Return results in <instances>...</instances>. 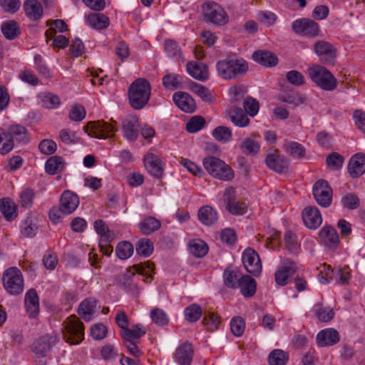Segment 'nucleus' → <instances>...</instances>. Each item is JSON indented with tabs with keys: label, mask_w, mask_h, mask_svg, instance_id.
I'll return each mask as SVG.
<instances>
[{
	"label": "nucleus",
	"mask_w": 365,
	"mask_h": 365,
	"mask_svg": "<svg viewBox=\"0 0 365 365\" xmlns=\"http://www.w3.org/2000/svg\"><path fill=\"white\" fill-rule=\"evenodd\" d=\"M151 86L149 81L143 78L135 80L128 88V98L130 106L140 110L145 106L150 97Z\"/></svg>",
	"instance_id": "f257e3e1"
},
{
	"label": "nucleus",
	"mask_w": 365,
	"mask_h": 365,
	"mask_svg": "<svg viewBox=\"0 0 365 365\" xmlns=\"http://www.w3.org/2000/svg\"><path fill=\"white\" fill-rule=\"evenodd\" d=\"M14 140L24 144L29 141L28 132L21 125H12L6 131L0 128V154L6 155L14 148Z\"/></svg>",
	"instance_id": "f03ea898"
},
{
	"label": "nucleus",
	"mask_w": 365,
	"mask_h": 365,
	"mask_svg": "<svg viewBox=\"0 0 365 365\" xmlns=\"http://www.w3.org/2000/svg\"><path fill=\"white\" fill-rule=\"evenodd\" d=\"M218 75L225 80L237 78L248 71V63L243 58H225L216 63Z\"/></svg>",
	"instance_id": "7ed1b4c3"
},
{
	"label": "nucleus",
	"mask_w": 365,
	"mask_h": 365,
	"mask_svg": "<svg viewBox=\"0 0 365 365\" xmlns=\"http://www.w3.org/2000/svg\"><path fill=\"white\" fill-rule=\"evenodd\" d=\"M202 164L207 172L215 178L229 181L234 178L232 169L217 158L213 156L205 158Z\"/></svg>",
	"instance_id": "20e7f679"
},
{
	"label": "nucleus",
	"mask_w": 365,
	"mask_h": 365,
	"mask_svg": "<svg viewBox=\"0 0 365 365\" xmlns=\"http://www.w3.org/2000/svg\"><path fill=\"white\" fill-rule=\"evenodd\" d=\"M308 74L312 81L325 91H333L337 86V80L325 67L314 65L308 69Z\"/></svg>",
	"instance_id": "39448f33"
},
{
	"label": "nucleus",
	"mask_w": 365,
	"mask_h": 365,
	"mask_svg": "<svg viewBox=\"0 0 365 365\" xmlns=\"http://www.w3.org/2000/svg\"><path fill=\"white\" fill-rule=\"evenodd\" d=\"M202 18L206 23L224 26L229 20L227 12L215 2H206L202 6Z\"/></svg>",
	"instance_id": "423d86ee"
},
{
	"label": "nucleus",
	"mask_w": 365,
	"mask_h": 365,
	"mask_svg": "<svg viewBox=\"0 0 365 365\" xmlns=\"http://www.w3.org/2000/svg\"><path fill=\"white\" fill-rule=\"evenodd\" d=\"M2 282L6 291L11 295H18L23 292V276L17 267H12L5 270L3 273Z\"/></svg>",
	"instance_id": "0eeeda50"
},
{
	"label": "nucleus",
	"mask_w": 365,
	"mask_h": 365,
	"mask_svg": "<svg viewBox=\"0 0 365 365\" xmlns=\"http://www.w3.org/2000/svg\"><path fill=\"white\" fill-rule=\"evenodd\" d=\"M116 125L117 123L113 120L110 123L103 120H98L96 122H89L84 126L83 129L85 132L91 137L106 139L113 136V135L110 136V133H114L118 130Z\"/></svg>",
	"instance_id": "6e6552de"
},
{
	"label": "nucleus",
	"mask_w": 365,
	"mask_h": 365,
	"mask_svg": "<svg viewBox=\"0 0 365 365\" xmlns=\"http://www.w3.org/2000/svg\"><path fill=\"white\" fill-rule=\"evenodd\" d=\"M63 339L66 342L77 344L83 339V324L76 316L72 315L67 319Z\"/></svg>",
	"instance_id": "1a4fd4ad"
},
{
	"label": "nucleus",
	"mask_w": 365,
	"mask_h": 365,
	"mask_svg": "<svg viewBox=\"0 0 365 365\" xmlns=\"http://www.w3.org/2000/svg\"><path fill=\"white\" fill-rule=\"evenodd\" d=\"M312 192L315 200L320 206L327 207L331 205L332 189L327 180H317L313 186Z\"/></svg>",
	"instance_id": "9d476101"
},
{
	"label": "nucleus",
	"mask_w": 365,
	"mask_h": 365,
	"mask_svg": "<svg viewBox=\"0 0 365 365\" xmlns=\"http://www.w3.org/2000/svg\"><path fill=\"white\" fill-rule=\"evenodd\" d=\"M292 29L296 34L310 38H315L320 33L319 24L312 19L306 18L293 21Z\"/></svg>",
	"instance_id": "9b49d317"
},
{
	"label": "nucleus",
	"mask_w": 365,
	"mask_h": 365,
	"mask_svg": "<svg viewBox=\"0 0 365 365\" xmlns=\"http://www.w3.org/2000/svg\"><path fill=\"white\" fill-rule=\"evenodd\" d=\"M243 265L246 271L255 277L262 272V263L259 255L252 248L246 249L242 257Z\"/></svg>",
	"instance_id": "f8f14e48"
},
{
	"label": "nucleus",
	"mask_w": 365,
	"mask_h": 365,
	"mask_svg": "<svg viewBox=\"0 0 365 365\" xmlns=\"http://www.w3.org/2000/svg\"><path fill=\"white\" fill-rule=\"evenodd\" d=\"M314 48L324 64L334 65L336 58V48L331 43L324 41H317L314 43Z\"/></svg>",
	"instance_id": "ddd939ff"
},
{
	"label": "nucleus",
	"mask_w": 365,
	"mask_h": 365,
	"mask_svg": "<svg viewBox=\"0 0 365 365\" xmlns=\"http://www.w3.org/2000/svg\"><path fill=\"white\" fill-rule=\"evenodd\" d=\"M297 271V267L294 262L286 259L282 265L279 267L274 274L275 282L280 286H284L290 280V278Z\"/></svg>",
	"instance_id": "4468645a"
},
{
	"label": "nucleus",
	"mask_w": 365,
	"mask_h": 365,
	"mask_svg": "<svg viewBox=\"0 0 365 365\" xmlns=\"http://www.w3.org/2000/svg\"><path fill=\"white\" fill-rule=\"evenodd\" d=\"M235 192L232 187L225 190L224 198L227 203V210L232 215H243L247 210V206L244 202L236 200Z\"/></svg>",
	"instance_id": "2eb2a0df"
},
{
	"label": "nucleus",
	"mask_w": 365,
	"mask_h": 365,
	"mask_svg": "<svg viewBox=\"0 0 365 365\" xmlns=\"http://www.w3.org/2000/svg\"><path fill=\"white\" fill-rule=\"evenodd\" d=\"M139 122L136 115H128L121 121V128L124 137L130 140L134 141L138 137Z\"/></svg>",
	"instance_id": "dca6fc26"
},
{
	"label": "nucleus",
	"mask_w": 365,
	"mask_h": 365,
	"mask_svg": "<svg viewBox=\"0 0 365 365\" xmlns=\"http://www.w3.org/2000/svg\"><path fill=\"white\" fill-rule=\"evenodd\" d=\"M79 205V199L76 194L70 190H65L60 198V206L63 215L73 212Z\"/></svg>",
	"instance_id": "f3484780"
},
{
	"label": "nucleus",
	"mask_w": 365,
	"mask_h": 365,
	"mask_svg": "<svg viewBox=\"0 0 365 365\" xmlns=\"http://www.w3.org/2000/svg\"><path fill=\"white\" fill-rule=\"evenodd\" d=\"M302 219L304 225L309 229L315 230L322 222L321 213L318 208L314 206H309L304 208L302 212Z\"/></svg>",
	"instance_id": "a211bd4d"
},
{
	"label": "nucleus",
	"mask_w": 365,
	"mask_h": 365,
	"mask_svg": "<svg viewBox=\"0 0 365 365\" xmlns=\"http://www.w3.org/2000/svg\"><path fill=\"white\" fill-rule=\"evenodd\" d=\"M265 163L271 170L278 173H286L289 168V161L284 156L277 153L269 154Z\"/></svg>",
	"instance_id": "6ab92c4d"
},
{
	"label": "nucleus",
	"mask_w": 365,
	"mask_h": 365,
	"mask_svg": "<svg viewBox=\"0 0 365 365\" xmlns=\"http://www.w3.org/2000/svg\"><path fill=\"white\" fill-rule=\"evenodd\" d=\"M144 165L148 173L157 178L163 175L161 160L153 153H148L144 157Z\"/></svg>",
	"instance_id": "aec40b11"
},
{
	"label": "nucleus",
	"mask_w": 365,
	"mask_h": 365,
	"mask_svg": "<svg viewBox=\"0 0 365 365\" xmlns=\"http://www.w3.org/2000/svg\"><path fill=\"white\" fill-rule=\"evenodd\" d=\"M348 170L352 178H358L365 172V155L356 153L354 155L348 165Z\"/></svg>",
	"instance_id": "412c9836"
},
{
	"label": "nucleus",
	"mask_w": 365,
	"mask_h": 365,
	"mask_svg": "<svg viewBox=\"0 0 365 365\" xmlns=\"http://www.w3.org/2000/svg\"><path fill=\"white\" fill-rule=\"evenodd\" d=\"M339 335L334 329H326L317 335V342L320 346H331L339 341Z\"/></svg>",
	"instance_id": "4be33fe9"
},
{
	"label": "nucleus",
	"mask_w": 365,
	"mask_h": 365,
	"mask_svg": "<svg viewBox=\"0 0 365 365\" xmlns=\"http://www.w3.org/2000/svg\"><path fill=\"white\" fill-rule=\"evenodd\" d=\"M57 341L56 336L44 335L40 337L32 346V351L37 355L43 356Z\"/></svg>",
	"instance_id": "5701e85b"
},
{
	"label": "nucleus",
	"mask_w": 365,
	"mask_h": 365,
	"mask_svg": "<svg viewBox=\"0 0 365 365\" xmlns=\"http://www.w3.org/2000/svg\"><path fill=\"white\" fill-rule=\"evenodd\" d=\"M173 101L177 106L182 111L192 113L195 110L194 99L187 93L178 92L173 96Z\"/></svg>",
	"instance_id": "b1692460"
},
{
	"label": "nucleus",
	"mask_w": 365,
	"mask_h": 365,
	"mask_svg": "<svg viewBox=\"0 0 365 365\" xmlns=\"http://www.w3.org/2000/svg\"><path fill=\"white\" fill-rule=\"evenodd\" d=\"M192 356L193 350L191 344L185 342L176 349L175 360L180 365H190Z\"/></svg>",
	"instance_id": "393cba45"
},
{
	"label": "nucleus",
	"mask_w": 365,
	"mask_h": 365,
	"mask_svg": "<svg viewBox=\"0 0 365 365\" xmlns=\"http://www.w3.org/2000/svg\"><path fill=\"white\" fill-rule=\"evenodd\" d=\"M253 60L260 65L266 67H272L277 64V56L267 50H258L252 53Z\"/></svg>",
	"instance_id": "a878e982"
},
{
	"label": "nucleus",
	"mask_w": 365,
	"mask_h": 365,
	"mask_svg": "<svg viewBox=\"0 0 365 365\" xmlns=\"http://www.w3.org/2000/svg\"><path fill=\"white\" fill-rule=\"evenodd\" d=\"M25 307L30 317H35L38 313L39 300L36 291L29 289L25 296Z\"/></svg>",
	"instance_id": "bb28decb"
},
{
	"label": "nucleus",
	"mask_w": 365,
	"mask_h": 365,
	"mask_svg": "<svg viewBox=\"0 0 365 365\" xmlns=\"http://www.w3.org/2000/svg\"><path fill=\"white\" fill-rule=\"evenodd\" d=\"M237 287L240 289V292L244 297H251L256 292L257 283L250 276L244 275L238 279Z\"/></svg>",
	"instance_id": "cd10ccee"
},
{
	"label": "nucleus",
	"mask_w": 365,
	"mask_h": 365,
	"mask_svg": "<svg viewBox=\"0 0 365 365\" xmlns=\"http://www.w3.org/2000/svg\"><path fill=\"white\" fill-rule=\"evenodd\" d=\"M188 73L194 78L199 81H205L208 78V68L204 63L189 62L187 64Z\"/></svg>",
	"instance_id": "c85d7f7f"
},
{
	"label": "nucleus",
	"mask_w": 365,
	"mask_h": 365,
	"mask_svg": "<svg viewBox=\"0 0 365 365\" xmlns=\"http://www.w3.org/2000/svg\"><path fill=\"white\" fill-rule=\"evenodd\" d=\"M26 16L33 21L38 20L43 14V8L37 0H26L24 4Z\"/></svg>",
	"instance_id": "c756f323"
},
{
	"label": "nucleus",
	"mask_w": 365,
	"mask_h": 365,
	"mask_svg": "<svg viewBox=\"0 0 365 365\" xmlns=\"http://www.w3.org/2000/svg\"><path fill=\"white\" fill-rule=\"evenodd\" d=\"M97 301L93 298L83 300L79 305L78 313L85 320L91 321L95 313Z\"/></svg>",
	"instance_id": "7c9ffc66"
},
{
	"label": "nucleus",
	"mask_w": 365,
	"mask_h": 365,
	"mask_svg": "<svg viewBox=\"0 0 365 365\" xmlns=\"http://www.w3.org/2000/svg\"><path fill=\"white\" fill-rule=\"evenodd\" d=\"M229 119L239 127H245L250 123L247 113L240 108L235 107L227 111Z\"/></svg>",
	"instance_id": "2f4dec72"
},
{
	"label": "nucleus",
	"mask_w": 365,
	"mask_h": 365,
	"mask_svg": "<svg viewBox=\"0 0 365 365\" xmlns=\"http://www.w3.org/2000/svg\"><path fill=\"white\" fill-rule=\"evenodd\" d=\"M199 220L205 225L210 226L215 224L217 219V213L210 206H203L197 213Z\"/></svg>",
	"instance_id": "473e14b6"
},
{
	"label": "nucleus",
	"mask_w": 365,
	"mask_h": 365,
	"mask_svg": "<svg viewBox=\"0 0 365 365\" xmlns=\"http://www.w3.org/2000/svg\"><path fill=\"white\" fill-rule=\"evenodd\" d=\"M319 236L329 247L336 246L339 242L336 230L331 226L324 227L319 232Z\"/></svg>",
	"instance_id": "72a5a7b5"
},
{
	"label": "nucleus",
	"mask_w": 365,
	"mask_h": 365,
	"mask_svg": "<svg viewBox=\"0 0 365 365\" xmlns=\"http://www.w3.org/2000/svg\"><path fill=\"white\" fill-rule=\"evenodd\" d=\"M160 222L154 217H147L139 223L140 232L148 235L160 228Z\"/></svg>",
	"instance_id": "f704fd0d"
},
{
	"label": "nucleus",
	"mask_w": 365,
	"mask_h": 365,
	"mask_svg": "<svg viewBox=\"0 0 365 365\" xmlns=\"http://www.w3.org/2000/svg\"><path fill=\"white\" fill-rule=\"evenodd\" d=\"M87 21L96 29H106L109 25V19L101 13H92L87 16Z\"/></svg>",
	"instance_id": "c9c22d12"
},
{
	"label": "nucleus",
	"mask_w": 365,
	"mask_h": 365,
	"mask_svg": "<svg viewBox=\"0 0 365 365\" xmlns=\"http://www.w3.org/2000/svg\"><path fill=\"white\" fill-rule=\"evenodd\" d=\"M165 51L169 58L175 61H183L182 52L180 45L174 40H165L164 43Z\"/></svg>",
	"instance_id": "e433bc0d"
},
{
	"label": "nucleus",
	"mask_w": 365,
	"mask_h": 365,
	"mask_svg": "<svg viewBox=\"0 0 365 365\" xmlns=\"http://www.w3.org/2000/svg\"><path fill=\"white\" fill-rule=\"evenodd\" d=\"M1 31L5 38L9 40L15 39L21 33L18 23L14 20L4 22Z\"/></svg>",
	"instance_id": "4c0bfd02"
},
{
	"label": "nucleus",
	"mask_w": 365,
	"mask_h": 365,
	"mask_svg": "<svg viewBox=\"0 0 365 365\" xmlns=\"http://www.w3.org/2000/svg\"><path fill=\"white\" fill-rule=\"evenodd\" d=\"M283 148L293 158H301L305 155L304 148L297 142L287 140L284 143Z\"/></svg>",
	"instance_id": "58836bf2"
},
{
	"label": "nucleus",
	"mask_w": 365,
	"mask_h": 365,
	"mask_svg": "<svg viewBox=\"0 0 365 365\" xmlns=\"http://www.w3.org/2000/svg\"><path fill=\"white\" fill-rule=\"evenodd\" d=\"M94 228L96 232L101 235L102 242H110L113 240L114 237V233L113 231L108 230L103 220H96L94 222Z\"/></svg>",
	"instance_id": "ea45409f"
},
{
	"label": "nucleus",
	"mask_w": 365,
	"mask_h": 365,
	"mask_svg": "<svg viewBox=\"0 0 365 365\" xmlns=\"http://www.w3.org/2000/svg\"><path fill=\"white\" fill-rule=\"evenodd\" d=\"M64 167V163L61 157L54 155L49 158L45 164L46 172L49 175H54L61 170Z\"/></svg>",
	"instance_id": "a19ab883"
},
{
	"label": "nucleus",
	"mask_w": 365,
	"mask_h": 365,
	"mask_svg": "<svg viewBox=\"0 0 365 365\" xmlns=\"http://www.w3.org/2000/svg\"><path fill=\"white\" fill-rule=\"evenodd\" d=\"M0 210L4 215L6 220L10 221L12 220L14 216H16V205L9 198H2L0 200Z\"/></svg>",
	"instance_id": "79ce46f5"
},
{
	"label": "nucleus",
	"mask_w": 365,
	"mask_h": 365,
	"mask_svg": "<svg viewBox=\"0 0 365 365\" xmlns=\"http://www.w3.org/2000/svg\"><path fill=\"white\" fill-rule=\"evenodd\" d=\"M242 276L238 271L227 268L223 274L224 282L226 287L231 289H235L238 285V279Z\"/></svg>",
	"instance_id": "37998d69"
},
{
	"label": "nucleus",
	"mask_w": 365,
	"mask_h": 365,
	"mask_svg": "<svg viewBox=\"0 0 365 365\" xmlns=\"http://www.w3.org/2000/svg\"><path fill=\"white\" fill-rule=\"evenodd\" d=\"M288 359V354L281 349L272 351L268 357L269 365H286Z\"/></svg>",
	"instance_id": "c03bdc74"
},
{
	"label": "nucleus",
	"mask_w": 365,
	"mask_h": 365,
	"mask_svg": "<svg viewBox=\"0 0 365 365\" xmlns=\"http://www.w3.org/2000/svg\"><path fill=\"white\" fill-rule=\"evenodd\" d=\"M163 84L166 88H182V77L178 74L169 73L163 78Z\"/></svg>",
	"instance_id": "a18cd8bd"
},
{
	"label": "nucleus",
	"mask_w": 365,
	"mask_h": 365,
	"mask_svg": "<svg viewBox=\"0 0 365 365\" xmlns=\"http://www.w3.org/2000/svg\"><path fill=\"white\" fill-rule=\"evenodd\" d=\"M191 91L200 97L203 101L211 103L213 101V97L210 90L197 83L192 82L190 83Z\"/></svg>",
	"instance_id": "49530a36"
},
{
	"label": "nucleus",
	"mask_w": 365,
	"mask_h": 365,
	"mask_svg": "<svg viewBox=\"0 0 365 365\" xmlns=\"http://www.w3.org/2000/svg\"><path fill=\"white\" fill-rule=\"evenodd\" d=\"M145 334V330L141 324H135L132 329L127 328L120 335L125 340L137 339Z\"/></svg>",
	"instance_id": "de8ad7c7"
},
{
	"label": "nucleus",
	"mask_w": 365,
	"mask_h": 365,
	"mask_svg": "<svg viewBox=\"0 0 365 365\" xmlns=\"http://www.w3.org/2000/svg\"><path fill=\"white\" fill-rule=\"evenodd\" d=\"M190 252L197 257H204L208 252L207 244L200 240H194L189 244Z\"/></svg>",
	"instance_id": "09e8293b"
},
{
	"label": "nucleus",
	"mask_w": 365,
	"mask_h": 365,
	"mask_svg": "<svg viewBox=\"0 0 365 365\" xmlns=\"http://www.w3.org/2000/svg\"><path fill=\"white\" fill-rule=\"evenodd\" d=\"M184 314L187 321L195 322L200 318L202 311L200 305L192 304L185 309Z\"/></svg>",
	"instance_id": "8fccbe9b"
},
{
	"label": "nucleus",
	"mask_w": 365,
	"mask_h": 365,
	"mask_svg": "<svg viewBox=\"0 0 365 365\" xmlns=\"http://www.w3.org/2000/svg\"><path fill=\"white\" fill-rule=\"evenodd\" d=\"M115 253L119 259H126L133 255V246L127 241L120 242L116 247Z\"/></svg>",
	"instance_id": "3c124183"
},
{
	"label": "nucleus",
	"mask_w": 365,
	"mask_h": 365,
	"mask_svg": "<svg viewBox=\"0 0 365 365\" xmlns=\"http://www.w3.org/2000/svg\"><path fill=\"white\" fill-rule=\"evenodd\" d=\"M279 100L292 106L294 108L304 104L306 101L305 97L299 93L281 95L279 96Z\"/></svg>",
	"instance_id": "603ef678"
},
{
	"label": "nucleus",
	"mask_w": 365,
	"mask_h": 365,
	"mask_svg": "<svg viewBox=\"0 0 365 365\" xmlns=\"http://www.w3.org/2000/svg\"><path fill=\"white\" fill-rule=\"evenodd\" d=\"M135 249L139 255L148 257L153 251V246L150 240L143 238L138 242Z\"/></svg>",
	"instance_id": "864d4df0"
},
{
	"label": "nucleus",
	"mask_w": 365,
	"mask_h": 365,
	"mask_svg": "<svg viewBox=\"0 0 365 365\" xmlns=\"http://www.w3.org/2000/svg\"><path fill=\"white\" fill-rule=\"evenodd\" d=\"M316 314L321 322H327L331 320L334 317V312L330 307H323L322 304L316 305Z\"/></svg>",
	"instance_id": "5fc2aeb1"
},
{
	"label": "nucleus",
	"mask_w": 365,
	"mask_h": 365,
	"mask_svg": "<svg viewBox=\"0 0 365 365\" xmlns=\"http://www.w3.org/2000/svg\"><path fill=\"white\" fill-rule=\"evenodd\" d=\"M344 158L338 153L334 152L329 154L326 158L328 167L331 170H339L342 167Z\"/></svg>",
	"instance_id": "6e6d98bb"
},
{
	"label": "nucleus",
	"mask_w": 365,
	"mask_h": 365,
	"mask_svg": "<svg viewBox=\"0 0 365 365\" xmlns=\"http://www.w3.org/2000/svg\"><path fill=\"white\" fill-rule=\"evenodd\" d=\"M205 124V120L203 117L195 115L192 117L186 124L187 132L193 133L201 130Z\"/></svg>",
	"instance_id": "4d7b16f0"
},
{
	"label": "nucleus",
	"mask_w": 365,
	"mask_h": 365,
	"mask_svg": "<svg viewBox=\"0 0 365 365\" xmlns=\"http://www.w3.org/2000/svg\"><path fill=\"white\" fill-rule=\"evenodd\" d=\"M212 135L217 141L226 143L230 140L232 131L227 127L218 126L213 130Z\"/></svg>",
	"instance_id": "13d9d810"
},
{
	"label": "nucleus",
	"mask_w": 365,
	"mask_h": 365,
	"mask_svg": "<svg viewBox=\"0 0 365 365\" xmlns=\"http://www.w3.org/2000/svg\"><path fill=\"white\" fill-rule=\"evenodd\" d=\"M245 329V322L241 317H234L230 322V329L235 336H241Z\"/></svg>",
	"instance_id": "bf43d9fd"
},
{
	"label": "nucleus",
	"mask_w": 365,
	"mask_h": 365,
	"mask_svg": "<svg viewBox=\"0 0 365 365\" xmlns=\"http://www.w3.org/2000/svg\"><path fill=\"white\" fill-rule=\"evenodd\" d=\"M202 324L207 326L208 330L213 331L218 329L220 324V318L215 313H208L207 315H205Z\"/></svg>",
	"instance_id": "052dcab7"
},
{
	"label": "nucleus",
	"mask_w": 365,
	"mask_h": 365,
	"mask_svg": "<svg viewBox=\"0 0 365 365\" xmlns=\"http://www.w3.org/2000/svg\"><path fill=\"white\" fill-rule=\"evenodd\" d=\"M342 205L349 210H356L359 207V199L354 193H347L341 198Z\"/></svg>",
	"instance_id": "680f3d73"
},
{
	"label": "nucleus",
	"mask_w": 365,
	"mask_h": 365,
	"mask_svg": "<svg viewBox=\"0 0 365 365\" xmlns=\"http://www.w3.org/2000/svg\"><path fill=\"white\" fill-rule=\"evenodd\" d=\"M284 239L288 251L291 253L297 252L299 246L294 233L289 230L287 231L284 233Z\"/></svg>",
	"instance_id": "e2e57ef3"
},
{
	"label": "nucleus",
	"mask_w": 365,
	"mask_h": 365,
	"mask_svg": "<svg viewBox=\"0 0 365 365\" xmlns=\"http://www.w3.org/2000/svg\"><path fill=\"white\" fill-rule=\"evenodd\" d=\"M240 148L245 154H255L259 150V145L250 138H246L242 142Z\"/></svg>",
	"instance_id": "0e129e2a"
},
{
	"label": "nucleus",
	"mask_w": 365,
	"mask_h": 365,
	"mask_svg": "<svg viewBox=\"0 0 365 365\" xmlns=\"http://www.w3.org/2000/svg\"><path fill=\"white\" fill-rule=\"evenodd\" d=\"M56 143L53 140L49 139H44L38 144V149L40 152L47 155L53 154L56 150Z\"/></svg>",
	"instance_id": "69168bd1"
},
{
	"label": "nucleus",
	"mask_w": 365,
	"mask_h": 365,
	"mask_svg": "<svg viewBox=\"0 0 365 365\" xmlns=\"http://www.w3.org/2000/svg\"><path fill=\"white\" fill-rule=\"evenodd\" d=\"M150 317L153 322L159 326L167 324L168 319L165 313L159 308L153 309L150 312Z\"/></svg>",
	"instance_id": "338daca9"
},
{
	"label": "nucleus",
	"mask_w": 365,
	"mask_h": 365,
	"mask_svg": "<svg viewBox=\"0 0 365 365\" xmlns=\"http://www.w3.org/2000/svg\"><path fill=\"white\" fill-rule=\"evenodd\" d=\"M86 115V110L81 105H74L69 113V118L73 121H81Z\"/></svg>",
	"instance_id": "774afa93"
}]
</instances>
